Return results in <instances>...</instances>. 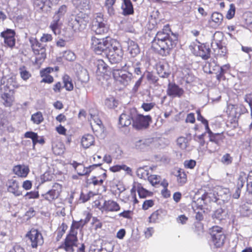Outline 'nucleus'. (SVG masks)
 Masks as SVG:
<instances>
[{"instance_id": "nucleus-1", "label": "nucleus", "mask_w": 252, "mask_h": 252, "mask_svg": "<svg viewBox=\"0 0 252 252\" xmlns=\"http://www.w3.org/2000/svg\"><path fill=\"white\" fill-rule=\"evenodd\" d=\"M170 32L169 25L164 26L161 31L157 32L152 41L153 49L162 56L169 55L171 50L176 45L177 37L174 34H172L173 37L170 36Z\"/></svg>"}, {"instance_id": "nucleus-2", "label": "nucleus", "mask_w": 252, "mask_h": 252, "mask_svg": "<svg viewBox=\"0 0 252 252\" xmlns=\"http://www.w3.org/2000/svg\"><path fill=\"white\" fill-rule=\"evenodd\" d=\"M111 63H119L122 59L124 52L120 43L115 39H111V43L105 53Z\"/></svg>"}, {"instance_id": "nucleus-3", "label": "nucleus", "mask_w": 252, "mask_h": 252, "mask_svg": "<svg viewBox=\"0 0 252 252\" xmlns=\"http://www.w3.org/2000/svg\"><path fill=\"white\" fill-rule=\"evenodd\" d=\"M89 19L88 16L83 12L72 14L69 18L68 25L75 32L82 31L86 28Z\"/></svg>"}, {"instance_id": "nucleus-4", "label": "nucleus", "mask_w": 252, "mask_h": 252, "mask_svg": "<svg viewBox=\"0 0 252 252\" xmlns=\"http://www.w3.org/2000/svg\"><path fill=\"white\" fill-rule=\"evenodd\" d=\"M29 41L32 50L36 56V60L39 62L43 61L46 57V45L43 43H40L36 38L33 37L29 38Z\"/></svg>"}, {"instance_id": "nucleus-5", "label": "nucleus", "mask_w": 252, "mask_h": 252, "mask_svg": "<svg viewBox=\"0 0 252 252\" xmlns=\"http://www.w3.org/2000/svg\"><path fill=\"white\" fill-rule=\"evenodd\" d=\"M111 39H99L95 37H93L92 38V48L96 54L101 55L103 53L105 55L106 50H107L110 45Z\"/></svg>"}, {"instance_id": "nucleus-6", "label": "nucleus", "mask_w": 252, "mask_h": 252, "mask_svg": "<svg viewBox=\"0 0 252 252\" xmlns=\"http://www.w3.org/2000/svg\"><path fill=\"white\" fill-rule=\"evenodd\" d=\"M210 234L214 245L216 248L222 247L225 240V236L222 228L219 226H214L211 229Z\"/></svg>"}, {"instance_id": "nucleus-7", "label": "nucleus", "mask_w": 252, "mask_h": 252, "mask_svg": "<svg viewBox=\"0 0 252 252\" xmlns=\"http://www.w3.org/2000/svg\"><path fill=\"white\" fill-rule=\"evenodd\" d=\"M135 114L132 123L133 127L138 130L147 128L149 126L150 122L151 121V116L139 114L136 109Z\"/></svg>"}, {"instance_id": "nucleus-8", "label": "nucleus", "mask_w": 252, "mask_h": 252, "mask_svg": "<svg viewBox=\"0 0 252 252\" xmlns=\"http://www.w3.org/2000/svg\"><path fill=\"white\" fill-rule=\"evenodd\" d=\"M113 75L116 81L125 86L129 84L133 78L131 73L122 69L114 70Z\"/></svg>"}, {"instance_id": "nucleus-9", "label": "nucleus", "mask_w": 252, "mask_h": 252, "mask_svg": "<svg viewBox=\"0 0 252 252\" xmlns=\"http://www.w3.org/2000/svg\"><path fill=\"white\" fill-rule=\"evenodd\" d=\"M26 236L30 240L32 248H37L38 246H41L44 243L41 233L37 229H31L27 234Z\"/></svg>"}, {"instance_id": "nucleus-10", "label": "nucleus", "mask_w": 252, "mask_h": 252, "mask_svg": "<svg viewBox=\"0 0 252 252\" xmlns=\"http://www.w3.org/2000/svg\"><path fill=\"white\" fill-rule=\"evenodd\" d=\"M62 187L60 184L55 183L51 189L45 193L42 194L41 196L45 200L51 202L59 197L62 191Z\"/></svg>"}, {"instance_id": "nucleus-11", "label": "nucleus", "mask_w": 252, "mask_h": 252, "mask_svg": "<svg viewBox=\"0 0 252 252\" xmlns=\"http://www.w3.org/2000/svg\"><path fill=\"white\" fill-rule=\"evenodd\" d=\"M135 108H132L125 111L119 117V124L122 126H127L130 125L135 116Z\"/></svg>"}, {"instance_id": "nucleus-12", "label": "nucleus", "mask_w": 252, "mask_h": 252, "mask_svg": "<svg viewBox=\"0 0 252 252\" xmlns=\"http://www.w3.org/2000/svg\"><path fill=\"white\" fill-rule=\"evenodd\" d=\"M77 234L76 231H73L72 233L70 232L66 236L64 244L61 246V248L64 249L67 252H73V247L76 246V243L78 241Z\"/></svg>"}, {"instance_id": "nucleus-13", "label": "nucleus", "mask_w": 252, "mask_h": 252, "mask_svg": "<svg viewBox=\"0 0 252 252\" xmlns=\"http://www.w3.org/2000/svg\"><path fill=\"white\" fill-rule=\"evenodd\" d=\"M125 66L127 69L131 67L133 68V72L135 74L141 77H144V69L140 61L134 58H131L125 64Z\"/></svg>"}, {"instance_id": "nucleus-14", "label": "nucleus", "mask_w": 252, "mask_h": 252, "mask_svg": "<svg viewBox=\"0 0 252 252\" xmlns=\"http://www.w3.org/2000/svg\"><path fill=\"white\" fill-rule=\"evenodd\" d=\"M207 132L209 134V140L210 141L214 143L217 145L216 146L214 147V149H209V151L211 153L215 152L219 150V147L221 144L223 142V139H224V136L222 133H213L209 128L206 129Z\"/></svg>"}, {"instance_id": "nucleus-15", "label": "nucleus", "mask_w": 252, "mask_h": 252, "mask_svg": "<svg viewBox=\"0 0 252 252\" xmlns=\"http://www.w3.org/2000/svg\"><path fill=\"white\" fill-rule=\"evenodd\" d=\"M92 30L97 34H102L107 32L108 28L100 15L97 16L93 22Z\"/></svg>"}, {"instance_id": "nucleus-16", "label": "nucleus", "mask_w": 252, "mask_h": 252, "mask_svg": "<svg viewBox=\"0 0 252 252\" xmlns=\"http://www.w3.org/2000/svg\"><path fill=\"white\" fill-rule=\"evenodd\" d=\"M70 164L73 166L78 174L80 176H83L89 174L92 170L94 169L95 167H98L101 165L100 163L94 164L90 165L88 167H85L81 163H78L75 161H73L72 162L70 163Z\"/></svg>"}, {"instance_id": "nucleus-17", "label": "nucleus", "mask_w": 252, "mask_h": 252, "mask_svg": "<svg viewBox=\"0 0 252 252\" xmlns=\"http://www.w3.org/2000/svg\"><path fill=\"white\" fill-rule=\"evenodd\" d=\"M184 90L174 83L169 82L166 90L167 94L172 97H181L184 94Z\"/></svg>"}, {"instance_id": "nucleus-18", "label": "nucleus", "mask_w": 252, "mask_h": 252, "mask_svg": "<svg viewBox=\"0 0 252 252\" xmlns=\"http://www.w3.org/2000/svg\"><path fill=\"white\" fill-rule=\"evenodd\" d=\"M217 34L218 33L216 32L213 36L214 40L211 43V47L218 55L220 56H224L227 52L226 48L222 45L220 41L215 40V38Z\"/></svg>"}, {"instance_id": "nucleus-19", "label": "nucleus", "mask_w": 252, "mask_h": 252, "mask_svg": "<svg viewBox=\"0 0 252 252\" xmlns=\"http://www.w3.org/2000/svg\"><path fill=\"white\" fill-rule=\"evenodd\" d=\"M102 211L108 212H117L120 210V206L116 201L113 200H105L101 207Z\"/></svg>"}, {"instance_id": "nucleus-20", "label": "nucleus", "mask_w": 252, "mask_h": 252, "mask_svg": "<svg viewBox=\"0 0 252 252\" xmlns=\"http://www.w3.org/2000/svg\"><path fill=\"white\" fill-rule=\"evenodd\" d=\"M151 143V140L149 139H135L132 143V148L137 150H144Z\"/></svg>"}, {"instance_id": "nucleus-21", "label": "nucleus", "mask_w": 252, "mask_h": 252, "mask_svg": "<svg viewBox=\"0 0 252 252\" xmlns=\"http://www.w3.org/2000/svg\"><path fill=\"white\" fill-rule=\"evenodd\" d=\"M223 19V16L220 13L215 12L212 14L209 23L211 27L216 29L222 24Z\"/></svg>"}, {"instance_id": "nucleus-22", "label": "nucleus", "mask_w": 252, "mask_h": 252, "mask_svg": "<svg viewBox=\"0 0 252 252\" xmlns=\"http://www.w3.org/2000/svg\"><path fill=\"white\" fill-rule=\"evenodd\" d=\"M7 190L16 196L22 195V191L19 190L18 183L14 179L9 180L7 182Z\"/></svg>"}, {"instance_id": "nucleus-23", "label": "nucleus", "mask_w": 252, "mask_h": 252, "mask_svg": "<svg viewBox=\"0 0 252 252\" xmlns=\"http://www.w3.org/2000/svg\"><path fill=\"white\" fill-rule=\"evenodd\" d=\"M13 172L17 176L21 177H26L29 172L28 166L25 165H17L13 169Z\"/></svg>"}, {"instance_id": "nucleus-24", "label": "nucleus", "mask_w": 252, "mask_h": 252, "mask_svg": "<svg viewBox=\"0 0 252 252\" xmlns=\"http://www.w3.org/2000/svg\"><path fill=\"white\" fill-rule=\"evenodd\" d=\"M157 70L158 74L162 78H167L170 74V71L167 63L157 64Z\"/></svg>"}, {"instance_id": "nucleus-25", "label": "nucleus", "mask_w": 252, "mask_h": 252, "mask_svg": "<svg viewBox=\"0 0 252 252\" xmlns=\"http://www.w3.org/2000/svg\"><path fill=\"white\" fill-rule=\"evenodd\" d=\"M216 194L218 195L217 198L219 200H221L224 202L228 201L230 198L229 190L226 188L218 189Z\"/></svg>"}, {"instance_id": "nucleus-26", "label": "nucleus", "mask_w": 252, "mask_h": 252, "mask_svg": "<svg viewBox=\"0 0 252 252\" xmlns=\"http://www.w3.org/2000/svg\"><path fill=\"white\" fill-rule=\"evenodd\" d=\"M128 50L129 53L132 57H136L137 55L140 53V48L138 45L135 41L129 40L127 41Z\"/></svg>"}, {"instance_id": "nucleus-27", "label": "nucleus", "mask_w": 252, "mask_h": 252, "mask_svg": "<svg viewBox=\"0 0 252 252\" xmlns=\"http://www.w3.org/2000/svg\"><path fill=\"white\" fill-rule=\"evenodd\" d=\"M239 212L243 217H248L252 214V204L245 202L239 208Z\"/></svg>"}, {"instance_id": "nucleus-28", "label": "nucleus", "mask_w": 252, "mask_h": 252, "mask_svg": "<svg viewBox=\"0 0 252 252\" xmlns=\"http://www.w3.org/2000/svg\"><path fill=\"white\" fill-rule=\"evenodd\" d=\"M91 125L93 130L97 137L102 138L104 137V128L102 124H93V122H91Z\"/></svg>"}, {"instance_id": "nucleus-29", "label": "nucleus", "mask_w": 252, "mask_h": 252, "mask_svg": "<svg viewBox=\"0 0 252 252\" xmlns=\"http://www.w3.org/2000/svg\"><path fill=\"white\" fill-rule=\"evenodd\" d=\"M198 56H199L204 60H207L210 58V49H209V47H206L204 45H201L200 46H198Z\"/></svg>"}, {"instance_id": "nucleus-30", "label": "nucleus", "mask_w": 252, "mask_h": 252, "mask_svg": "<svg viewBox=\"0 0 252 252\" xmlns=\"http://www.w3.org/2000/svg\"><path fill=\"white\" fill-rule=\"evenodd\" d=\"M122 8L125 15L131 14L133 13V6L130 0H124Z\"/></svg>"}, {"instance_id": "nucleus-31", "label": "nucleus", "mask_w": 252, "mask_h": 252, "mask_svg": "<svg viewBox=\"0 0 252 252\" xmlns=\"http://www.w3.org/2000/svg\"><path fill=\"white\" fill-rule=\"evenodd\" d=\"M79 71L77 73L78 79L82 82L86 83L89 80V76L87 70L82 66H79Z\"/></svg>"}, {"instance_id": "nucleus-32", "label": "nucleus", "mask_w": 252, "mask_h": 252, "mask_svg": "<svg viewBox=\"0 0 252 252\" xmlns=\"http://www.w3.org/2000/svg\"><path fill=\"white\" fill-rule=\"evenodd\" d=\"M3 104L7 107H11L14 101V97L8 93H4L1 95Z\"/></svg>"}, {"instance_id": "nucleus-33", "label": "nucleus", "mask_w": 252, "mask_h": 252, "mask_svg": "<svg viewBox=\"0 0 252 252\" xmlns=\"http://www.w3.org/2000/svg\"><path fill=\"white\" fill-rule=\"evenodd\" d=\"M61 19L57 15H54L53 17V20L51 22L50 28L52 30V31L54 32V33L56 34H57V30H59L62 25V22H61Z\"/></svg>"}, {"instance_id": "nucleus-34", "label": "nucleus", "mask_w": 252, "mask_h": 252, "mask_svg": "<svg viewBox=\"0 0 252 252\" xmlns=\"http://www.w3.org/2000/svg\"><path fill=\"white\" fill-rule=\"evenodd\" d=\"M94 138L91 134H87L83 136L81 140V144L85 148H88L93 144Z\"/></svg>"}, {"instance_id": "nucleus-35", "label": "nucleus", "mask_w": 252, "mask_h": 252, "mask_svg": "<svg viewBox=\"0 0 252 252\" xmlns=\"http://www.w3.org/2000/svg\"><path fill=\"white\" fill-rule=\"evenodd\" d=\"M110 171L113 172H116L120 171L121 170H125L127 174L131 175H132V170L131 169L127 167L126 165L123 164V165H117L113 166L110 168Z\"/></svg>"}, {"instance_id": "nucleus-36", "label": "nucleus", "mask_w": 252, "mask_h": 252, "mask_svg": "<svg viewBox=\"0 0 252 252\" xmlns=\"http://www.w3.org/2000/svg\"><path fill=\"white\" fill-rule=\"evenodd\" d=\"M136 174L138 177L145 180L148 179L150 173L148 167H144L138 168L136 171Z\"/></svg>"}, {"instance_id": "nucleus-37", "label": "nucleus", "mask_w": 252, "mask_h": 252, "mask_svg": "<svg viewBox=\"0 0 252 252\" xmlns=\"http://www.w3.org/2000/svg\"><path fill=\"white\" fill-rule=\"evenodd\" d=\"M134 188L137 190V192L140 198H145L147 196L148 191L143 188L141 184L135 182L134 183Z\"/></svg>"}, {"instance_id": "nucleus-38", "label": "nucleus", "mask_w": 252, "mask_h": 252, "mask_svg": "<svg viewBox=\"0 0 252 252\" xmlns=\"http://www.w3.org/2000/svg\"><path fill=\"white\" fill-rule=\"evenodd\" d=\"M63 79L65 89L68 91H72L73 89V85L71 78L68 75L65 74L63 76Z\"/></svg>"}, {"instance_id": "nucleus-39", "label": "nucleus", "mask_w": 252, "mask_h": 252, "mask_svg": "<svg viewBox=\"0 0 252 252\" xmlns=\"http://www.w3.org/2000/svg\"><path fill=\"white\" fill-rule=\"evenodd\" d=\"M96 72L100 73H105L107 69L108 65L102 60H99L96 62Z\"/></svg>"}, {"instance_id": "nucleus-40", "label": "nucleus", "mask_w": 252, "mask_h": 252, "mask_svg": "<svg viewBox=\"0 0 252 252\" xmlns=\"http://www.w3.org/2000/svg\"><path fill=\"white\" fill-rule=\"evenodd\" d=\"M19 72L21 78L26 81L31 77V74L24 65L21 66L19 68Z\"/></svg>"}, {"instance_id": "nucleus-41", "label": "nucleus", "mask_w": 252, "mask_h": 252, "mask_svg": "<svg viewBox=\"0 0 252 252\" xmlns=\"http://www.w3.org/2000/svg\"><path fill=\"white\" fill-rule=\"evenodd\" d=\"M246 180L248 183L250 181L248 180V176H247L244 172H241L238 179L237 187L240 189L243 188Z\"/></svg>"}, {"instance_id": "nucleus-42", "label": "nucleus", "mask_w": 252, "mask_h": 252, "mask_svg": "<svg viewBox=\"0 0 252 252\" xmlns=\"http://www.w3.org/2000/svg\"><path fill=\"white\" fill-rule=\"evenodd\" d=\"M177 181L181 185H184L187 181V175L185 171L182 169H179L178 170Z\"/></svg>"}, {"instance_id": "nucleus-43", "label": "nucleus", "mask_w": 252, "mask_h": 252, "mask_svg": "<svg viewBox=\"0 0 252 252\" xmlns=\"http://www.w3.org/2000/svg\"><path fill=\"white\" fill-rule=\"evenodd\" d=\"M31 120L35 124L39 125L44 120L41 112H37L32 115L31 117Z\"/></svg>"}, {"instance_id": "nucleus-44", "label": "nucleus", "mask_w": 252, "mask_h": 252, "mask_svg": "<svg viewBox=\"0 0 252 252\" xmlns=\"http://www.w3.org/2000/svg\"><path fill=\"white\" fill-rule=\"evenodd\" d=\"M118 101L114 97L107 98L105 100V106L109 109H114L118 106Z\"/></svg>"}, {"instance_id": "nucleus-45", "label": "nucleus", "mask_w": 252, "mask_h": 252, "mask_svg": "<svg viewBox=\"0 0 252 252\" xmlns=\"http://www.w3.org/2000/svg\"><path fill=\"white\" fill-rule=\"evenodd\" d=\"M85 224H84V222L82 219L79 221L73 220L71 227L70 232L72 233L73 231H75V229H78L82 228Z\"/></svg>"}, {"instance_id": "nucleus-46", "label": "nucleus", "mask_w": 252, "mask_h": 252, "mask_svg": "<svg viewBox=\"0 0 252 252\" xmlns=\"http://www.w3.org/2000/svg\"><path fill=\"white\" fill-rule=\"evenodd\" d=\"M177 144L182 149H186L188 146V140L184 137H180L177 139Z\"/></svg>"}, {"instance_id": "nucleus-47", "label": "nucleus", "mask_w": 252, "mask_h": 252, "mask_svg": "<svg viewBox=\"0 0 252 252\" xmlns=\"http://www.w3.org/2000/svg\"><path fill=\"white\" fill-rule=\"evenodd\" d=\"M233 160V158L229 154H225L223 155L221 158V162L224 165L230 164Z\"/></svg>"}, {"instance_id": "nucleus-48", "label": "nucleus", "mask_w": 252, "mask_h": 252, "mask_svg": "<svg viewBox=\"0 0 252 252\" xmlns=\"http://www.w3.org/2000/svg\"><path fill=\"white\" fill-rule=\"evenodd\" d=\"M63 58L67 61H73L75 60L76 56L72 51H66L63 53Z\"/></svg>"}, {"instance_id": "nucleus-49", "label": "nucleus", "mask_w": 252, "mask_h": 252, "mask_svg": "<svg viewBox=\"0 0 252 252\" xmlns=\"http://www.w3.org/2000/svg\"><path fill=\"white\" fill-rule=\"evenodd\" d=\"M15 32L11 29H7L6 31L1 33V36L3 37L4 39L14 37L15 36Z\"/></svg>"}, {"instance_id": "nucleus-50", "label": "nucleus", "mask_w": 252, "mask_h": 252, "mask_svg": "<svg viewBox=\"0 0 252 252\" xmlns=\"http://www.w3.org/2000/svg\"><path fill=\"white\" fill-rule=\"evenodd\" d=\"M67 11V7L65 5H63L60 7L58 11L55 13L54 15H57L62 19L63 18Z\"/></svg>"}, {"instance_id": "nucleus-51", "label": "nucleus", "mask_w": 252, "mask_h": 252, "mask_svg": "<svg viewBox=\"0 0 252 252\" xmlns=\"http://www.w3.org/2000/svg\"><path fill=\"white\" fill-rule=\"evenodd\" d=\"M235 13V6L234 4L231 3L229 6V9L227 11L226 17L228 19H232Z\"/></svg>"}, {"instance_id": "nucleus-52", "label": "nucleus", "mask_w": 252, "mask_h": 252, "mask_svg": "<svg viewBox=\"0 0 252 252\" xmlns=\"http://www.w3.org/2000/svg\"><path fill=\"white\" fill-rule=\"evenodd\" d=\"M225 214V212L221 208L218 209L214 212L213 217L220 220L223 219V217Z\"/></svg>"}, {"instance_id": "nucleus-53", "label": "nucleus", "mask_w": 252, "mask_h": 252, "mask_svg": "<svg viewBox=\"0 0 252 252\" xmlns=\"http://www.w3.org/2000/svg\"><path fill=\"white\" fill-rule=\"evenodd\" d=\"M160 177L156 175H149L148 180L152 185H155L159 183Z\"/></svg>"}, {"instance_id": "nucleus-54", "label": "nucleus", "mask_w": 252, "mask_h": 252, "mask_svg": "<svg viewBox=\"0 0 252 252\" xmlns=\"http://www.w3.org/2000/svg\"><path fill=\"white\" fill-rule=\"evenodd\" d=\"M197 113V119L198 121H201V122L205 125V129H208L209 125L207 120L205 119L201 115V113L199 110L196 111Z\"/></svg>"}, {"instance_id": "nucleus-55", "label": "nucleus", "mask_w": 252, "mask_h": 252, "mask_svg": "<svg viewBox=\"0 0 252 252\" xmlns=\"http://www.w3.org/2000/svg\"><path fill=\"white\" fill-rule=\"evenodd\" d=\"M248 180L250 181L247 184V191L252 194V171L248 175Z\"/></svg>"}, {"instance_id": "nucleus-56", "label": "nucleus", "mask_w": 252, "mask_h": 252, "mask_svg": "<svg viewBox=\"0 0 252 252\" xmlns=\"http://www.w3.org/2000/svg\"><path fill=\"white\" fill-rule=\"evenodd\" d=\"M146 77L148 81L150 82L151 83H156L158 80V77L150 72H147Z\"/></svg>"}, {"instance_id": "nucleus-57", "label": "nucleus", "mask_w": 252, "mask_h": 252, "mask_svg": "<svg viewBox=\"0 0 252 252\" xmlns=\"http://www.w3.org/2000/svg\"><path fill=\"white\" fill-rule=\"evenodd\" d=\"M155 106V103L154 102L150 103H143L142 104L141 107L145 111H149L153 109Z\"/></svg>"}, {"instance_id": "nucleus-58", "label": "nucleus", "mask_w": 252, "mask_h": 252, "mask_svg": "<svg viewBox=\"0 0 252 252\" xmlns=\"http://www.w3.org/2000/svg\"><path fill=\"white\" fill-rule=\"evenodd\" d=\"M217 198L218 195L215 192L208 193L206 195V198H209L211 201L214 202H217L219 201Z\"/></svg>"}, {"instance_id": "nucleus-59", "label": "nucleus", "mask_w": 252, "mask_h": 252, "mask_svg": "<svg viewBox=\"0 0 252 252\" xmlns=\"http://www.w3.org/2000/svg\"><path fill=\"white\" fill-rule=\"evenodd\" d=\"M52 36L51 34L48 33H44L41 37L40 41L42 43H45L52 41Z\"/></svg>"}, {"instance_id": "nucleus-60", "label": "nucleus", "mask_w": 252, "mask_h": 252, "mask_svg": "<svg viewBox=\"0 0 252 252\" xmlns=\"http://www.w3.org/2000/svg\"><path fill=\"white\" fill-rule=\"evenodd\" d=\"M223 68H218V71L216 73V77L219 81L224 79L225 69Z\"/></svg>"}, {"instance_id": "nucleus-61", "label": "nucleus", "mask_w": 252, "mask_h": 252, "mask_svg": "<svg viewBox=\"0 0 252 252\" xmlns=\"http://www.w3.org/2000/svg\"><path fill=\"white\" fill-rule=\"evenodd\" d=\"M9 252H25V250L21 246L15 244L13 246Z\"/></svg>"}, {"instance_id": "nucleus-62", "label": "nucleus", "mask_w": 252, "mask_h": 252, "mask_svg": "<svg viewBox=\"0 0 252 252\" xmlns=\"http://www.w3.org/2000/svg\"><path fill=\"white\" fill-rule=\"evenodd\" d=\"M4 43L6 44L8 47L12 48L15 44V37H11L9 38L4 39Z\"/></svg>"}, {"instance_id": "nucleus-63", "label": "nucleus", "mask_w": 252, "mask_h": 252, "mask_svg": "<svg viewBox=\"0 0 252 252\" xmlns=\"http://www.w3.org/2000/svg\"><path fill=\"white\" fill-rule=\"evenodd\" d=\"M196 165V161L194 160H186L184 162V165L186 168L192 169Z\"/></svg>"}, {"instance_id": "nucleus-64", "label": "nucleus", "mask_w": 252, "mask_h": 252, "mask_svg": "<svg viewBox=\"0 0 252 252\" xmlns=\"http://www.w3.org/2000/svg\"><path fill=\"white\" fill-rule=\"evenodd\" d=\"M245 100L250 106L251 110V116H252V95L250 94L246 95L245 97Z\"/></svg>"}]
</instances>
